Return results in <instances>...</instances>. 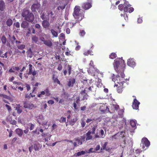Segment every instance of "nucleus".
<instances>
[{
  "mask_svg": "<svg viewBox=\"0 0 157 157\" xmlns=\"http://www.w3.org/2000/svg\"><path fill=\"white\" fill-rule=\"evenodd\" d=\"M113 80L115 82L118 83L120 86H123L124 83L125 82V81H126L127 79L125 80L124 79L121 78L120 76L118 75H117L115 78H113Z\"/></svg>",
  "mask_w": 157,
  "mask_h": 157,
  "instance_id": "obj_3",
  "label": "nucleus"
},
{
  "mask_svg": "<svg viewBox=\"0 0 157 157\" xmlns=\"http://www.w3.org/2000/svg\"><path fill=\"white\" fill-rule=\"evenodd\" d=\"M117 56V54L115 52H112L109 56V58L112 59L115 58Z\"/></svg>",
  "mask_w": 157,
  "mask_h": 157,
  "instance_id": "obj_31",
  "label": "nucleus"
},
{
  "mask_svg": "<svg viewBox=\"0 0 157 157\" xmlns=\"http://www.w3.org/2000/svg\"><path fill=\"white\" fill-rule=\"evenodd\" d=\"M66 6V5H64L63 6H59L57 7V9L58 10H63L64 9Z\"/></svg>",
  "mask_w": 157,
  "mask_h": 157,
  "instance_id": "obj_45",
  "label": "nucleus"
},
{
  "mask_svg": "<svg viewBox=\"0 0 157 157\" xmlns=\"http://www.w3.org/2000/svg\"><path fill=\"white\" fill-rule=\"evenodd\" d=\"M81 94L82 95H83L85 94H87L86 93V90L85 89H84L83 90H82L81 92Z\"/></svg>",
  "mask_w": 157,
  "mask_h": 157,
  "instance_id": "obj_64",
  "label": "nucleus"
},
{
  "mask_svg": "<svg viewBox=\"0 0 157 157\" xmlns=\"http://www.w3.org/2000/svg\"><path fill=\"white\" fill-rule=\"evenodd\" d=\"M5 5L4 1L3 0H0V10L3 11L5 9Z\"/></svg>",
  "mask_w": 157,
  "mask_h": 157,
  "instance_id": "obj_16",
  "label": "nucleus"
},
{
  "mask_svg": "<svg viewBox=\"0 0 157 157\" xmlns=\"http://www.w3.org/2000/svg\"><path fill=\"white\" fill-rule=\"evenodd\" d=\"M17 140V138L16 137L14 138L12 140L11 144H13L14 143L15 141Z\"/></svg>",
  "mask_w": 157,
  "mask_h": 157,
  "instance_id": "obj_62",
  "label": "nucleus"
},
{
  "mask_svg": "<svg viewBox=\"0 0 157 157\" xmlns=\"http://www.w3.org/2000/svg\"><path fill=\"white\" fill-rule=\"evenodd\" d=\"M62 69V66L61 64H59L58 66L57 69L61 71Z\"/></svg>",
  "mask_w": 157,
  "mask_h": 157,
  "instance_id": "obj_55",
  "label": "nucleus"
},
{
  "mask_svg": "<svg viewBox=\"0 0 157 157\" xmlns=\"http://www.w3.org/2000/svg\"><path fill=\"white\" fill-rule=\"evenodd\" d=\"M42 25L44 28L48 29L50 26V24L48 21L45 20H43L42 21Z\"/></svg>",
  "mask_w": 157,
  "mask_h": 157,
  "instance_id": "obj_10",
  "label": "nucleus"
},
{
  "mask_svg": "<svg viewBox=\"0 0 157 157\" xmlns=\"http://www.w3.org/2000/svg\"><path fill=\"white\" fill-rule=\"evenodd\" d=\"M82 6L83 9L86 10L92 7V5L90 3L86 2L83 4Z\"/></svg>",
  "mask_w": 157,
  "mask_h": 157,
  "instance_id": "obj_15",
  "label": "nucleus"
},
{
  "mask_svg": "<svg viewBox=\"0 0 157 157\" xmlns=\"http://www.w3.org/2000/svg\"><path fill=\"white\" fill-rule=\"evenodd\" d=\"M31 40L32 43H36V44H39V38L37 36L35 35L33 36H32Z\"/></svg>",
  "mask_w": 157,
  "mask_h": 157,
  "instance_id": "obj_13",
  "label": "nucleus"
},
{
  "mask_svg": "<svg viewBox=\"0 0 157 157\" xmlns=\"http://www.w3.org/2000/svg\"><path fill=\"white\" fill-rule=\"evenodd\" d=\"M93 52L91 50H88L84 52L83 54L84 56H88L89 55H93Z\"/></svg>",
  "mask_w": 157,
  "mask_h": 157,
  "instance_id": "obj_27",
  "label": "nucleus"
},
{
  "mask_svg": "<svg viewBox=\"0 0 157 157\" xmlns=\"http://www.w3.org/2000/svg\"><path fill=\"white\" fill-rule=\"evenodd\" d=\"M75 141H77L78 145H81L82 144V142L79 138H75Z\"/></svg>",
  "mask_w": 157,
  "mask_h": 157,
  "instance_id": "obj_38",
  "label": "nucleus"
},
{
  "mask_svg": "<svg viewBox=\"0 0 157 157\" xmlns=\"http://www.w3.org/2000/svg\"><path fill=\"white\" fill-rule=\"evenodd\" d=\"M120 72H117L118 73V75L120 74V75L121 78L124 79V78L125 77V75L124 74L123 72L124 71H121V70H120Z\"/></svg>",
  "mask_w": 157,
  "mask_h": 157,
  "instance_id": "obj_36",
  "label": "nucleus"
},
{
  "mask_svg": "<svg viewBox=\"0 0 157 157\" xmlns=\"http://www.w3.org/2000/svg\"><path fill=\"white\" fill-rule=\"evenodd\" d=\"M51 31L52 34L53 35V37H57L58 36V34L57 32L55 31L53 29H52L51 30Z\"/></svg>",
  "mask_w": 157,
  "mask_h": 157,
  "instance_id": "obj_25",
  "label": "nucleus"
},
{
  "mask_svg": "<svg viewBox=\"0 0 157 157\" xmlns=\"http://www.w3.org/2000/svg\"><path fill=\"white\" fill-rule=\"evenodd\" d=\"M16 109L17 111V113L19 114L21 113L22 111V109L19 107H16Z\"/></svg>",
  "mask_w": 157,
  "mask_h": 157,
  "instance_id": "obj_42",
  "label": "nucleus"
},
{
  "mask_svg": "<svg viewBox=\"0 0 157 157\" xmlns=\"http://www.w3.org/2000/svg\"><path fill=\"white\" fill-rule=\"evenodd\" d=\"M5 106L6 107L9 111L10 112L11 110V107L7 104L5 105Z\"/></svg>",
  "mask_w": 157,
  "mask_h": 157,
  "instance_id": "obj_52",
  "label": "nucleus"
},
{
  "mask_svg": "<svg viewBox=\"0 0 157 157\" xmlns=\"http://www.w3.org/2000/svg\"><path fill=\"white\" fill-rule=\"evenodd\" d=\"M41 5L38 2L36 3L33 4L31 6V9L33 12L38 11L39 12V10L40 8Z\"/></svg>",
  "mask_w": 157,
  "mask_h": 157,
  "instance_id": "obj_4",
  "label": "nucleus"
},
{
  "mask_svg": "<svg viewBox=\"0 0 157 157\" xmlns=\"http://www.w3.org/2000/svg\"><path fill=\"white\" fill-rule=\"evenodd\" d=\"M141 142L144 147L145 146L148 147L150 145V142L147 138L144 137L143 138Z\"/></svg>",
  "mask_w": 157,
  "mask_h": 157,
  "instance_id": "obj_9",
  "label": "nucleus"
},
{
  "mask_svg": "<svg viewBox=\"0 0 157 157\" xmlns=\"http://www.w3.org/2000/svg\"><path fill=\"white\" fill-rule=\"evenodd\" d=\"M52 79L54 83H57L59 85L60 84V83L59 81L58 78L57 76L55 75L54 74H53L52 75Z\"/></svg>",
  "mask_w": 157,
  "mask_h": 157,
  "instance_id": "obj_14",
  "label": "nucleus"
},
{
  "mask_svg": "<svg viewBox=\"0 0 157 157\" xmlns=\"http://www.w3.org/2000/svg\"><path fill=\"white\" fill-rule=\"evenodd\" d=\"M1 41L3 44H5L6 42V38L5 36H3L1 38Z\"/></svg>",
  "mask_w": 157,
  "mask_h": 157,
  "instance_id": "obj_41",
  "label": "nucleus"
},
{
  "mask_svg": "<svg viewBox=\"0 0 157 157\" xmlns=\"http://www.w3.org/2000/svg\"><path fill=\"white\" fill-rule=\"evenodd\" d=\"M6 22L7 26L9 27H10L13 24V21L10 18L8 19Z\"/></svg>",
  "mask_w": 157,
  "mask_h": 157,
  "instance_id": "obj_29",
  "label": "nucleus"
},
{
  "mask_svg": "<svg viewBox=\"0 0 157 157\" xmlns=\"http://www.w3.org/2000/svg\"><path fill=\"white\" fill-rule=\"evenodd\" d=\"M125 66L124 61L122 58H118L114 60V67L117 72H120V70L124 71Z\"/></svg>",
  "mask_w": 157,
  "mask_h": 157,
  "instance_id": "obj_2",
  "label": "nucleus"
},
{
  "mask_svg": "<svg viewBox=\"0 0 157 157\" xmlns=\"http://www.w3.org/2000/svg\"><path fill=\"white\" fill-rule=\"evenodd\" d=\"M34 17L33 14L31 12L24 17V19L26 21L30 22H32L34 20Z\"/></svg>",
  "mask_w": 157,
  "mask_h": 157,
  "instance_id": "obj_6",
  "label": "nucleus"
},
{
  "mask_svg": "<svg viewBox=\"0 0 157 157\" xmlns=\"http://www.w3.org/2000/svg\"><path fill=\"white\" fill-rule=\"evenodd\" d=\"M29 72L28 73V75H31V72L32 71V68H33V65L31 64H29Z\"/></svg>",
  "mask_w": 157,
  "mask_h": 157,
  "instance_id": "obj_39",
  "label": "nucleus"
},
{
  "mask_svg": "<svg viewBox=\"0 0 157 157\" xmlns=\"http://www.w3.org/2000/svg\"><path fill=\"white\" fill-rule=\"evenodd\" d=\"M134 8L133 7H129L128 9V12L130 13L134 11Z\"/></svg>",
  "mask_w": 157,
  "mask_h": 157,
  "instance_id": "obj_50",
  "label": "nucleus"
},
{
  "mask_svg": "<svg viewBox=\"0 0 157 157\" xmlns=\"http://www.w3.org/2000/svg\"><path fill=\"white\" fill-rule=\"evenodd\" d=\"M46 96H49L50 95L51 93L49 90L47 88L45 90Z\"/></svg>",
  "mask_w": 157,
  "mask_h": 157,
  "instance_id": "obj_44",
  "label": "nucleus"
},
{
  "mask_svg": "<svg viewBox=\"0 0 157 157\" xmlns=\"http://www.w3.org/2000/svg\"><path fill=\"white\" fill-rule=\"evenodd\" d=\"M73 107L74 109L75 110L78 109V108L77 107V104L75 102L73 103Z\"/></svg>",
  "mask_w": 157,
  "mask_h": 157,
  "instance_id": "obj_58",
  "label": "nucleus"
},
{
  "mask_svg": "<svg viewBox=\"0 0 157 157\" xmlns=\"http://www.w3.org/2000/svg\"><path fill=\"white\" fill-rule=\"evenodd\" d=\"M94 119H89L88 118L87 119L86 121L87 123H89L93 121Z\"/></svg>",
  "mask_w": 157,
  "mask_h": 157,
  "instance_id": "obj_61",
  "label": "nucleus"
},
{
  "mask_svg": "<svg viewBox=\"0 0 157 157\" xmlns=\"http://www.w3.org/2000/svg\"><path fill=\"white\" fill-rule=\"evenodd\" d=\"M108 144L107 142H105L104 144L102 146V147L101 149V150H105L106 151H107V149L106 148V147Z\"/></svg>",
  "mask_w": 157,
  "mask_h": 157,
  "instance_id": "obj_35",
  "label": "nucleus"
},
{
  "mask_svg": "<svg viewBox=\"0 0 157 157\" xmlns=\"http://www.w3.org/2000/svg\"><path fill=\"white\" fill-rule=\"evenodd\" d=\"M89 65L90 66H91L92 67H93L94 68V62L93 61L91 60L90 61V63L89 64Z\"/></svg>",
  "mask_w": 157,
  "mask_h": 157,
  "instance_id": "obj_63",
  "label": "nucleus"
},
{
  "mask_svg": "<svg viewBox=\"0 0 157 157\" xmlns=\"http://www.w3.org/2000/svg\"><path fill=\"white\" fill-rule=\"evenodd\" d=\"M91 133L90 131H88L86 134V140H91L92 138V136L90 135Z\"/></svg>",
  "mask_w": 157,
  "mask_h": 157,
  "instance_id": "obj_28",
  "label": "nucleus"
},
{
  "mask_svg": "<svg viewBox=\"0 0 157 157\" xmlns=\"http://www.w3.org/2000/svg\"><path fill=\"white\" fill-rule=\"evenodd\" d=\"M40 17L41 18V19L43 20H45V14L44 13H43L40 16Z\"/></svg>",
  "mask_w": 157,
  "mask_h": 157,
  "instance_id": "obj_59",
  "label": "nucleus"
},
{
  "mask_svg": "<svg viewBox=\"0 0 157 157\" xmlns=\"http://www.w3.org/2000/svg\"><path fill=\"white\" fill-rule=\"evenodd\" d=\"M29 25V23L26 21H23L21 24V26L23 28H27Z\"/></svg>",
  "mask_w": 157,
  "mask_h": 157,
  "instance_id": "obj_21",
  "label": "nucleus"
},
{
  "mask_svg": "<svg viewBox=\"0 0 157 157\" xmlns=\"http://www.w3.org/2000/svg\"><path fill=\"white\" fill-rule=\"evenodd\" d=\"M130 123L132 127L134 128L136 126L137 121L135 120H132L130 121Z\"/></svg>",
  "mask_w": 157,
  "mask_h": 157,
  "instance_id": "obj_23",
  "label": "nucleus"
},
{
  "mask_svg": "<svg viewBox=\"0 0 157 157\" xmlns=\"http://www.w3.org/2000/svg\"><path fill=\"white\" fill-rule=\"evenodd\" d=\"M35 94H32L31 93H30L29 94H27L25 95V99L26 100H29L31 97L33 98L35 97Z\"/></svg>",
  "mask_w": 157,
  "mask_h": 157,
  "instance_id": "obj_19",
  "label": "nucleus"
},
{
  "mask_svg": "<svg viewBox=\"0 0 157 157\" xmlns=\"http://www.w3.org/2000/svg\"><path fill=\"white\" fill-rule=\"evenodd\" d=\"M123 132V131H121L120 132H118V133L115 134V135H114L113 136H112V139H117V137H116V136H117V135H118L119 134H120V135H121V134L122 135Z\"/></svg>",
  "mask_w": 157,
  "mask_h": 157,
  "instance_id": "obj_37",
  "label": "nucleus"
},
{
  "mask_svg": "<svg viewBox=\"0 0 157 157\" xmlns=\"http://www.w3.org/2000/svg\"><path fill=\"white\" fill-rule=\"evenodd\" d=\"M59 121L60 123L65 122L66 121V118L63 117H61Z\"/></svg>",
  "mask_w": 157,
  "mask_h": 157,
  "instance_id": "obj_43",
  "label": "nucleus"
},
{
  "mask_svg": "<svg viewBox=\"0 0 157 157\" xmlns=\"http://www.w3.org/2000/svg\"><path fill=\"white\" fill-rule=\"evenodd\" d=\"M124 3L123 4H120L118 6V8L120 10L122 11L123 10H124Z\"/></svg>",
  "mask_w": 157,
  "mask_h": 157,
  "instance_id": "obj_40",
  "label": "nucleus"
},
{
  "mask_svg": "<svg viewBox=\"0 0 157 157\" xmlns=\"http://www.w3.org/2000/svg\"><path fill=\"white\" fill-rule=\"evenodd\" d=\"M34 106V105L33 104H27V103H25L24 105V107L25 108H30L31 107H33Z\"/></svg>",
  "mask_w": 157,
  "mask_h": 157,
  "instance_id": "obj_34",
  "label": "nucleus"
},
{
  "mask_svg": "<svg viewBox=\"0 0 157 157\" xmlns=\"http://www.w3.org/2000/svg\"><path fill=\"white\" fill-rule=\"evenodd\" d=\"M115 86H118V87L117 88V92L119 93H121L122 91V89L123 88V86H118V85H115Z\"/></svg>",
  "mask_w": 157,
  "mask_h": 157,
  "instance_id": "obj_26",
  "label": "nucleus"
},
{
  "mask_svg": "<svg viewBox=\"0 0 157 157\" xmlns=\"http://www.w3.org/2000/svg\"><path fill=\"white\" fill-rule=\"evenodd\" d=\"M75 81V78H72L70 79L68 82V86L69 87L73 86Z\"/></svg>",
  "mask_w": 157,
  "mask_h": 157,
  "instance_id": "obj_17",
  "label": "nucleus"
},
{
  "mask_svg": "<svg viewBox=\"0 0 157 157\" xmlns=\"http://www.w3.org/2000/svg\"><path fill=\"white\" fill-rule=\"evenodd\" d=\"M14 25L17 28H19L20 27V24L18 22L15 23Z\"/></svg>",
  "mask_w": 157,
  "mask_h": 157,
  "instance_id": "obj_51",
  "label": "nucleus"
},
{
  "mask_svg": "<svg viewBox=\"0 0 157 157\" xmlns=\"http://www.w3.org/2000/svg\"><path fill=\"white\" fill-rule=\"evenodd\" d=\"M12 68L13 69L14 71L16 70L17 71H18L20 70V68L18 67H12Z\"/></svg>",
  "mask_w": 157,
  "mask_h": 157,
  "instance_id": "obj_56",
  "label": "nucleus"
},
{
  "mask_svg": "<svg viewBox=\"0 0 157 157\" xmlns=\"http://www.w3.org/2000/svg\"><path fill=\"white\" fill-rule=\"evenodd\" d=\"M80 10V7L78 6H76L74 9L73 16L76 21L75 22H71L73 26H75L76 23L81 21L84 17V13L81 11Z\"/></svg>",
  "mask_w": 157,
  "mask_h": 157,
  "instance_id": "obj_1",
  "label": "nucleus"
},
{
  "mask_svg": "<svg viewBox=\"0 0 157 157\" xmlns=\"http://www.w3.org/2000/svg\"><path fill=\"white\" fill-rule=\"evenodd\" d=\"M17 47L18 49L22 50L24 49L25 47V46L23 44H17Z\"/></svg>",
  "mask_w": 157,
  "mask_h": 157,
  "instance_id": "obj_33",
  "label": "nucleus"
},
{
  "mask_svg": "<svg viewBox=\"0 0 157 157\" xmlns=\"http://www.w3.org/2000/svg\"><path fill=\"white\" fill-rule=\"evenodd\" d=\"M86 152L85 151H79L77 153H75L74 155L75 156H79L82 155H83L86 153Z\"/></svg>",
  "mask_w": 157,
  "mask_h": 157,
  "instance_id": "obj_24",
  "label": "nucleus"
},
{
  "mask_svg": "<svg viewBox=\"0 0 157 157\" xmlns=\"http://www.w3.org/2000/svg\"><path fill=\"white\" fill-rule=\"evenodd\" d=\"M47 103L48 104L52 105L54 103V101L52 100H50L48 101Z\"/></svg>",
  "mask_w": 157,
  "mask_h": 157,
  "instance_id": "obj_54",
  "label": "nucleus"
},
{
  "mask_svg": "<svg viewBox=\"0 0 157 157\" xmlns=\"http://www.w3.org/2000/svg\"><path fill=\"white\" fill-rule=\"evenodd\" d=\"M30 11L28 10L24 9L22 11L21 15L24 17L27 16L30 13Z\"/></svg>",
  "mask_w": 157,
  "mask_h": 157,
  "instance_id": "obj_20",
  "label": "nucleus"
},
{
  "mask_svg": "<svg viewBox=\"0 0 157 157\" xmlns=\"http://www.w3.org/2000/svg\"><path fill=\"white\" fill-rule=\"evenodd\" d=\"M140 104V102L135 98L133 100L132 106L134 109L137 110L138 109Z\"/></svg>",
  "mask_w": 157,
  "mask_h": 157,
  "instance_id": "obj_7",
  "label": "nucleus"
},
{
  "mask_svg": "<svg viewBox=\"0 0 157 157\" xmlns=\"http://www.w3.org/2000/svg\"><path fill=\"white\" fill-rule=\"evenodd\" d=\"M86 34V33L84 30H80L79 34L82 37H83Z\"/></svg>",
  "mask_w": 157,
  "mask_h": 157,
  "instance_id": "obj_32",
  "label": "nucleus"
},
{
  "mask_svg": "<svg viewBox=\"0 0 157 157\" xmlns=\"http://www.w3.org/2000/svg\"><path fill=\"white\" fill-rule=\"evenodd\" d=\"M83 98L82 99V100H87L88 95L87 94H83Z\"/></svg>",
  "mask_w": 157,
  "mask_h": 157,
  "instance_id": "obj_46",
  "label": "nucleus"
},
{
  "mask_svg": "<svg viewBox=\"0 0 157 157\" xmlns=\"http://www.w3.org/2000/svg\"><path fill=\"white\" fill-rule=\"evenodd\" d=\"M127 65L131 67H133L136 65V63L133 58H130L128 60Z\"/></svg>",
  "mask_w": 157,
  "mask_h": 157,
  "instance_id": "obj_8",
  "label": "nucleus"
},
{
  "mask_svg": "<svg viewBox=\"0 0 157 157\" xmlns=\"http://www.w3.org/2000/svg\"><path fill=\"white\" fill-rule=\"evenodd\" d=\"M8 72L9 73L13 72L16 75L18 74L17 72H15L13 70L12 68H11L9 70Z\"/></svg>",
  "mask_w": 157,
  "mask_h": 157,
  "instance_id": "obj_47",
  "label": "nucleus"
},
{
  "mask_svg": "<svg viewBox=\"0 0 157 157\" xmlns=\"http://www.w3.org/2000/svg\"><path fill=\"white\" fill-rule=\"evenodd\" d=\"M93 148H90L89 150L86 153H93L94 152V151H93Z\"/></svg>",
  "mask_w": 157,
  "mask_h": 157,
  "instance_id": "obj_57",
  "label": "nucleus"
},
{
  "mask_svg": "<svg viewBox=\"0 0 157 157\" xmlns=\"http://www.w3.org/2000/svg\"><path fill=\"white\" fill-rule=\"evenodd\" d=\"M124 11L125 12H128V8L131 6V5L128 2L125 0L124 2Z\"/></svg>",
  "mask_w": 157,
  "mask_h": 157,
  "instance_id": "obj_11",
  "label": "nucleus"
},
{
  "mask_svg": "<svg viewBox=\"0 0 157 157\" xmlns=\"http://www.w3.org/2000/svg\"><path fill=\"white\" fill-rule=\"evenodd\" d=\"M50 10L49 9H47L46 10V12L47 13L48 17V20L49 19V15L50 14Z\"/></svg>",
  "mask_w": 157,
  "mask_h": 157,
  "instance_id": "obj_49",
  "label": "nucleus"
},
{
  "mask_svg": "<svg viewBox=\"0 0 157 157\" xmlns=\"http://www.w3.org/2000/svg\"><path fill=\"white\" fill-rule=\"evenodd\" d=\"M71 65H68L67 67V70H63L64 75L65 76L67 73V71L68 72V75H69L71 73Z\"/></svg>",
  "mask_w": 157,
  "mask_h": 157,
  "instance_id": "obj_12",
  "label": "nucleus"
},
{
  "mask_svg": "<svg viewBox=\"0 0 157 157\" xmlns=\"http://www.w3.org/2000/svg\"><path fill=\"white\" fill-rule=\"evenodd\" d=\"M16 132L19 136H21L23 134V130L19 128H17L16 130Z\"/></svg>",
  "mask_w": 157,
  "mask_h": 157,
  "instance_id": "obj_30",
  "label": "nucleus"
},
{
  "mask_svg": "<svg viewBox=\"0 0 157 157\" xmlns=\"http://www.w3.org/2000/svg\"><path fill=\"white\" fill-rule=\"evenodd\" d=\"M44 44L46 46L51 47L52 46V44L51 41L50 40H46Z\"/></svg>",
  "mask_w": 157,
  "mask_h": 157,
  "instance_id": "obj_22",
  "label": "nucleus"
},
{
  "mask_svg": "<svg viewBox=\"0 0 157 157\" xmlns=\"http://www.w3.org/2000/svg\"><path fill=\"white\" fill-rule=\"evenodd\" d=\"M81 124L82 127H83L85 126L86 123L85 121L83 120H81Z\"/></svg>",
  "mask_w": 157,
  "mask_h": 157,
  "instance_id": "obj_48",
  "label": "nucleus"
},
{
  "mask_svg": "<svg viewBox=\"0 0 157 157\" xmlns=\"http://www.w3.org/2000/svg\"><path fill=\"white\" fill-rule=\"evenodd\" d=\"M26 53L27 56L30 58H32L33 55V52L30 48H29L28 50L26 52Z\"/></svg>",
  "mask_w": 157,
  "mask_h": 157,
  "instance_id": "obj_18",
  "label": "nucleus"
},
{
  "mask_svg": "<svg viewBox=\"0 0 157 157\" xmlns=\"http://www.w3.org/2000/svg\"><path fill=\"white\" fill-rule=\"evenodd\" d=\"M10 123L13 125H15L16 123V121L15 120H11L10 121Z\"/></svg>",
  "mask_w": 157,
  "mask_h": 157,
  "instance_id": "obj_53",
  "label": "nucleus"
},
{
  "mask_svg": "<svg viewBox=\"0 0 157 157\" xmlns=\"http://www.w3.org/2000/svg\"><path fill=\"white\" fill-rule=\"evenodd\" d=\"M35 27L37 29H40L41 26L39 24H36L35 25Z\"/></svg>",
  "mask_w": 157,
  "mask_h": 157,
  "instance_id": "obj_60",
  "label": "nucleus"
},
{
  "mask_svg": "<svg viewBox=\"0 0 157 157\" xmlns=\"http://www.w3.org/2000/svg\"><path fill=\"white\" fill-rule=\"evenodd\" d=\"M40 145L39 144H35L33 145H32L31 146L29 147V150L31 153L33 149H34L35 151H38L40 149Z\"/></svg>",
  "mask_w": 157,
  "mask_h": 157,
  "instance_id": "obj_5",
  "label": "nucleus"
}]
</instances>
